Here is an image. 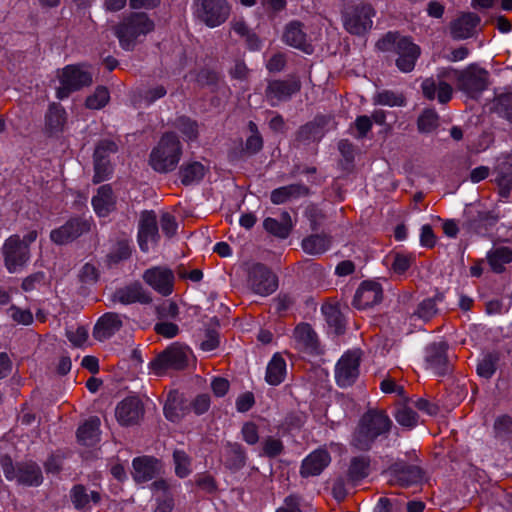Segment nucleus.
Segmentation results:
<instances>
[{
  "label": "nucleus",
  "mask_w": 512,
  "mask_h": 512,
  "mask_svg": "<svg viewBox=\"0 0 512 512\" xmlns=\"http://www.w3.org/2000/svg\"><path fill=\"white\" fill-rule=\"evenodd\" d=\"M445 79L455 81L456 88L472 99L478 98L490 85V73L476 63L461 70L447 67L437 74L436 79L429 77L422 81L423 96L430 101L437 99L440 104L450 102L453 88Z\"/></svg>",
  "instance_id": "obj_1"
},
{
  "label": "nucleus",
  "mask_w": 512,
  "mask_h": 512,
  "mask_svg": "<svg viewBox=\"0 0 512 512\" xmlns=\"http://www.w3.org/2000/svg\"><path fill=\"white\" fill-rule=\"evenodd\" d=\"M393 422L386 411L369 409L360 418L351 444L360 451H369L378 437H387Z\"/></svg>",
  "instance_id": "obj_2"
},
{
  "label": "nucleus",
  "mask_w": 512,
  "mask_h": 512,
  "mask_svg": "<svg viewBox=\"0 0 512 512\" xmlns=\"http://www.w3.org/2000/svg\"><path fill=\"white\" fill-rule=\"evenodd\" d=\"M154 28V21L145 12H131L113 27V32L122 49L133 51Z\"/></svg>",
  "instance_id": "obj_3"
},
{
  "label": "nucleus",
  "mask_w": 512,
  "mask_h": 512,
  "mask_svg": "<svg viewBox=\"0 0 512 512\" xmlns=\"http://www.w3.org/2000/svg\"><path fill=\"white\" fill-rule=\"evenodd\" d=\"M380 51H393L397 54L395 64L404 73H409L415 68L416 61L421 55L420 47L411 38L401 36L397 32H388L376 43Z\"/></svg>",
  "instance_id": "obj_4"
},
{
  "label": "nucleus",
  "mask_w": 512,
  "mask_h": 512,
  "mask_svg": "<svg viewBox=\"0 0 512 512\" xmlns=\"http://www.w3.org/2000/svg\"><path fill=\"white\" fill-rule=\"evenodd\" d=\"M181 155L182 145L177 134L166 132L152 149L149 164L158 173H169L176 169Z\"/></svg>",
  "instance_id": "obj_5"
},
{
  "label": "nucleus",
  "mask_w": 512,
  "mask_h": 512,
  "mask_svg": "<svg viewBox=\"0 0 512 512\" xmlns=\"http://www.w3.org/2000/svg\"><path fill=\"white\" fill-rule=\"evenodd\" d=\"M0 464L5 477L18 484L28 487H38L43 483L44 477L41 467L33 460H24L14 463L8 454L2 455Z\"/></svg>",
  "instance_id": "obj_6"
},
{
  "label": "nucleus",
  "mask_w": 512,
  "mask_h": 512,
  "mask_svg": "<svg viewBox=\"0 0 512 512\" xmlns=\"http://www.w3.org/2000/svg\"><path fill=\"white\" fill-rule=\"evenodd\" d=\"M60 86L56 90L58 99L68 98L73 92L92 84V74L81 65L70 64L57 71Z\"/></svg>",
  "instance_id": "obj_7"
},
{
  "label": "nucleus",
  "mask_w": 512,
  "mask_h": 512,
  "mask_svg": "<svg viewBox=\"0 0 512 512\" xmlns=\"http://www.w3.org/2000/svg\"><path fill=\"white\" fill-rule=\"evenodd\" d=\"M375 15L376 11L370 3L349 6L342 14L343 26L352 35H364L371 30Z\"/></svg>",
  "instance_id": "obj_8"
},
{
  "label": "nucleus",
  "mask_w": 512,
  "mask_h": 512,
  "mask_svg": "<svg viewBox=\"0 0 512 512\" xmlns=\"http://www.w3.org/2000/svg\"><path fill=\"white\" fill-rule=\"evenodd\" d=\"M193 8L195 17L210 28L225 23L231 12L227 0H193Z\"/></svg>",
  "instance_id": "obj_9"
},
{
  "label": "nucleus",
  "mask_w": 512,
  "mask_h": 512,
  "mask_svg": "<svg viewBox=\"0 0 512 512\" xmlns=\"http://www.w3.org/2000/svg\"><path fill=\"white\" fill-rule=\"evenodd\" d=\"M302 87L298 75L292 74L285 79H270L267 81L264 97L270 106H278L282 102L289 101L293 95L300 92Z\"/></svg>",
  "instance_id": "obj_10"
},
{
  "label": "nucleus",
  "mask_w": 512,
  "mask_h": 512,
  "mask_svg": "<svg viewBox=\"0 0 512 512\" xmlns=\"http://www.w3.org/2000/svg\"><path fill=\"white\" fill-rule=\"evenodd\" d=\"M91 227V218L84 216L71 217L62 226L50 232V239L57 245H65L90 232Z\"/></svg>",
  "instance_id": "obj_11"
},
{
  "label": "nucleus",
  "mask_w": 512,
  "mask_h": 512,
  "mask_svg": "<svg viewBox=\"0 0 512 512\" xmlns=\"http://www.w3.org/2000/svg\"><path fill=\"white\" fill-rule=\"evenodd\" d=\"M187 366L188 350L178 343L167 347L151 362V368L157 374L167 369L184 370Z\"/></svg>",
  "instance_id": "obj_12"
},
{
  "label": "nucleus",
  "mask_w": 512,
  "mask_h": 512,
  "mask_svg": "<svg viewBox=\"0 0 512 512\" xmlns=\"http://www.w3.org/2000/svg\"><path fill=\"white\" fill-rule=\"evenodd\" d=\"M330 121V116L318 114L313 120L301 125L294 134L293 146L299 148L318 143L324 137L325 127Z\"/></svg>",
  "instance_id": "obj_13"
},
{
  "label": "nucleus",
  "mask_w": 512,
  "mask_h": 512,
  "mask_svg": "<svg viewBox=\"0 0 512 512\" xmlns=\"http://www.w3.org/2000/svg\"><path fill=\"white\" fill-rule=\"evenodd\" d=\"M248 284L254 293L267 296L276 291L278 279L267 266L257 263L249 271Z\"/></svg>",
  "instance_id": "obj_14"
},
{
  "label": "nucleus",
  "mask_w": 512,
  "mask_h": 512,
  "mask_svg": "<svg viewBox=\"0 0 512 512\" xmlns=\"http://www.w3.org/2000/svg\"><path fill=\"white\" fill-rule=\"evenodd\" d=\"M360 361L358 351H348L338 360L335 378L340 387H348L355 383L359 376Z\"/></svg>",
  "instance_id": "obj_15"
},
{
  "label": "nucleus",
  "mask_w": 512,
  "mask_h": 512,
  "mask_svg": "<svg viewBox=\"0 0 512 512\" xmlns=\"http://www.w3.org/2000/svg\"><path fill=\"white\" fill-rule=\"evenodd\" d=\"M142 278L156 292L162 296L170 295L174 290V272L165 266H155L144 271Z\"/></svg>",
  "instance_id": "obj_16"
},
{
  "label": "nucleus",
  "mask_w": 512,
  "mask_h": 512,
  "mask_svg": "<svg viewBox=\"0 0 512 512\" xmlns=\"http://www.w3.org/2000/svg\"><path fill=\"white\" fill-rule=\"evenodd\" d=\"M144 404L137 396H128L118 403L115 416L122 426L139 424L144 416Z\"/></svg>",
  "instance_id": "obj_17"
},
{
  "label": "nucleus",
  "mask_w": 512,
  "mask_h": 512,
  "mask_svg": "<svg viewBox=\"0 0 512 512\" xmlns=\"http://www.w3.org/2000/svg\"><path fill=\"white\" fill-rule=\"evenodd\" d=\"M448 348V344L444 341L431 343L426 348L427 367L438 376H445L452 372V364L447 356Z\"/></svg>",
  "instance_id": "obj_18"
},
{
  "label": "nucleus",
  "mask_w": 512,
  "mask_h": 512,
  "mask_svg": "<svg viewBox=\"0 0 512 512\" xmlns=\"http://www.w3.org/2000/svg\"><path fill=\"white\" fill-rule=\"evenodd\" d=\"M3 254L7 269L14 272L17 266H22L28 260L29 247L19 235H12L4 243Z\"/></svg>",
  "instance_id": "obj_19"
},
{
  "label": "nucleus",
  "mask_w": 512,
  "mask_h": 512,
  "mask_svg": "<svg viewBox=\"0 0 512 512\" xmlns=\"http://www.w3.org/2000/svg\"><path fill=\"white\" fill-rule=\"evenodd\" d=\"M293 338L295 347L300 352L308 355H319L322 353L318 336L310 324H298L293 331Z\"/></svg>",
  "instance_id": "obj_20"
},
{
  "label": "nucleus",
  "mask_w": 512,
  "mask_h": 512,
  "mask_svg": "<svg viewBox=\"0 0 512 512\" xmlns=\"http://www.w3.org/2000/svg\"><path fill=\"white\" fill-rule=\"evenodd\" d=\"M391 474L390 483L398 484L402 487H408L418 484L423 479V470L416 466L405 462H396L389 468Z\"/></svg>",
  "instance_id": "obj_21"
},
{
  "label": "nucleus",
  "mask_w": 512,
  "mask_h": 512,
  "mask_svg": "<svg viewBox=\"0 0 512 512\" xmlns=\"http://www.w3.org/2000/svg\"><path fill=\"white\" fill-rule=\"evenodd\" d=\"M383 289L378 282L363 281L356 290L353 306L357 309H367L382 301Z\"/></svg>",
  "instance_id": "obj_22"
},
{
  "label": "nucleus",
  "mask_w": 512,
  "mask_h": 512,
  "mask_svg": "<svg viewBox=\"0 0 512 512\" xmlns=\"http://www.w3.org/2000/svg\"><path fill=\"white\" fill-rule=\"evenodd\" d=\"M159 239L157 217L154 211L141 213L138 229V243L143 252L149 250V241L157 242Z\"/></svg>",
  "instance_id": "obj_23"
},
{
  "label": "nucleus",
  "mask_w": 512,
  "mask_h": 512,
  "mask_svg": "<svg viewBox=\"0 0 512 512\" xmlns=\"http://www.w3.org/2000/svg\"><path fill=\"white\" fill-rule=\"evenodd\" d=\"M282 39L287 45L299 49L306 54L313 52V46L308 41L307 34L304 31V24L300 21L293 20L289 22L285 26Z\"/></svg>",
  "instance_id": "obj_24"
},
{
  "label": "nucleus",
  "mask_w": 512,
  "mask_h": 512,
  "mask_svg": "<svg viewBox=\"0 0 512 512\" xmlns=\"http://www.w3.org/2000/svg\"><path fill=\"white\" fill-rule=\"evenodd\" d=\"M132 477L136 483H145L152 480L160 470V461L148 455L138 456L132 461Z\"/></svg>",
  "instance_id": "obj_25"
},
{
  "label": "nucleus",
  "mask_w": 512,
  "mask_h": 512,
  "mask_svg": "<svg viewBox=\"0 0 512 512\" xmlns=\"http://www.w3.org/2000/svg\"><path fill=\"white\" fill-rule=\"evenodd\" d=\"M111 300L114 303L119 302L123 305H129L133 303L149 304L152 298L139 282H134L117 289Z\"/></svg>",
  "instance_id": "obj_26"
},
{
  "label": "nucleus",
  "mask_w": 512,
  "mask_h": 512,
  "mask_svg": "<svg viewBox=\"0 0 512 512\" xmlns=\"http://www.w3.org/2000/svg\"><path fill=\"white\" fill-rule=\"evenodd\" d=\"M330 462L329 452L325 449H317L302 461L300 475L303 478L320 475Z\"/></svg>",
  "instance_id": "obj_27"
},
{
  "label": "nucleus",
  "mask_w": 512,
  "mask_h": 512,
  "mask_svg": "<svg viewBox=\"0 0 512 512\" xmlns=\"http://www.w3.org/2000/svg\"><path fill=\"white\" fill-rule=\"evenodd\" d=\"M480 17L472 12L462 13L450 23V34L453 39H467L474 35L480 23Z\"/></svg>",
  "instance_id": "obj_28"
},
{
  "label": "nucleus",
  "mask_w": 512,
  "mask_h": 512,
  "mask_svg": "<svg viewBox=\"0 0 512 512\" xmlns=\"http://www.w3.org/2000/svg\"><path fill=\"white\" fill-rule=\"evenodd\" d=\"M123 326L121 315L115 312L103 314L96 322L93 329V337L98 341L111 338Z\"/></svg>",
  "instance_id": "obj_29"
},
{
  "label": "nucleus",
  "mask_w": 512,
  "mask_h": 512,
  "mask_svg": "<svg viewBox=\"0 0 512 512\" xmlns=\"http://www.w3.org/2000/svg\"><path fill=\"white\" fill-rule=\"evenodd\" d=\"M70 500L76 510L86 511L91 508V503L99 504L102 495L96 490H89L83 484H76L70 490Z\"/></svg>",
  "instance_id": "obj_30"
},
{
  "label": "nucleus",
  "mask_w": 512,
  "mask_h": 512,
  "mask_svg": "<svg viewBox=\"0 0 512 512\" xmlns=\"http://www.w3.org/2000/svg\"><path fill=\"white\" fill-rule=\"evenodd\" d=\"M163 410L168 420L177 422L189 412V403L181 393L173 390L168 393Z\"/></svg>",
  "instance_id": "obj_31"
},
{
  "label": "nucleus",
  "mask_w": 512,
  "mask_h": 512,
  "mask_svg": "<svg viewBox=\"0 0 512 512\" xmlns=\"http://www.w3.org/2000/svg\"><path fill=\"white\" fill-rule=\"evenodd\" d=\"M92 206L100 217L108 216L115 209L116 198L109 184L98 188L97 194L92 198Z\"/></svg>",
  "instance_id": "obj_32"
},
{
  "label": "nucleus",
  "mask_w": 512,
  "mask_h": 512,
  "mask_svg": "<svg viewBox=\"0 0 512 512\" xmlns=\"http://www.w3.org/2000/svg\"><path fill=\"white\" fill-rule=\"evenodd\" d=\"M310 194L311 190L308 186L302 183H294L274 189L271 192L270 200L273 204L279 205L289 201L290 199L307 197Z\"/></svg>",
  "instance_id": "obj_33"
},
{
  "label": "nucleus",
  "mask_w": 512,
  "mask_h": 512,
  "mask_svg": "<svg viewBox=\"0 0 512 512\" xmlns=\"http://www.w3.org/2000/svg\"><path fill=\"white\" fill-rule=\"evenodd\" d=\"M247 455L238 442H227L224 446V465L231 471H238L246 465Z\"/></svg>",
  "instance_id": "obj_34"
},
{
  "label": "nucleus",
  "mask_w": 512,
  "mask_h": 512,
  "mask_svg": "<svg viewBox=\"0 0 512 512\" xmlns=\"http://www.w3.org/2000/svg\"><path fill=\"white\" fill-rule=\"evenodd\" d=\"M67 122V113L60 103L49 105L45 115V126L50 134L62 132Z\"/></svg>",
  "instance_id": "obj_35"
},
{
  "label": "nucleus",
  "mask_w": 512,
  "mask_h": 512,
  "mask_svg": "<svg viewBox=\"0 0 512 512\" xmlns=\"http://www.w3.org/2000/svg\"><path fill=\"white\" fill-rule=\"evenodd\" d=\"M321 310L329 328L333 329L336 335L343 334L345 332L346 321L339 304L336 302H327L322 305Z\"/></svg>",
  "instance_id": "obj_36"
},
{
  "label": "nucleus",
  "mask_w": 512,
  "mask_h": 512,
  "mask_svg": "<svg viewBox=\"0 0 512 512\" xmlns=\"http://www.w3.org/2000/svg\"><path fill=\"white\" fill-rule=\"evenodd\" d=\"M100 419L97 416L90 417L77 429L78 442L85 446H93L99 441Z\"/></svg>",
  "instance_id": "obj_37"
},
{
  "label": "nucleus",
  "mask_w": 512,
  "mask_h": 512,
  "mask_svg": "<svg viewBox=\"0 0 512 512\" xmlns=\"http://www.w3.org/2000/svg\"><path fill=\"white\" fill-rule=\"evenodd\" d=\"M286 374L287 368L285 359L280 353L274 354L267 365L265 381L271 386H278L284 382Z\"/></svg>",
  "instance_id": "obj_38"
},
{
  "label": "nucleus",
  "mask_w": 512,
  "mask_h": 512,
  "mask_svg": "<svg viewBox=\"0 0 512 512\" xmlns=\"http://www.w3.org/2000/svg\"><path fill=\"white\" fill-rule=\"evenodd\" d=\"M371 472V459L367 455H360L353 457L350 460V465L347 470L348 481L352 484H357Z\"/></svg>",
  "instance_id": "obj_39"
},
{
  "label": "nucleus",
  "mask_w": 512,
  "mask_h": 512,
  "mask_svg": "<svg viewBox=\"0 0 512 512\" xmlns=\"http://www.w3.org/2000/svg\"><path fill=\"white\" fill-rule=\"evenodd\" d=\"M495 173L494 182L498 187V193L501 198L507 199L512 190V163L500 162L495 168Z\"/></svg>",
  "instance_id": "obj_40"
},
{
  "label": "nucleus",
  "mask_w": 512,
  "mask_h": 512,
  "mask_svg": "<svg viewBox=\"0 0 512 512\" xmlns=\"http://www.w3.org/2000/svg\"><path fill=\"white\" fill-rule=\"evenodd\" d=\"M486 259L491 270L496 274H501L505 271V265L512 262V248L496 247L487 253Z\"/></svg>",
  "instance_id": "obj_41"
},
{
  "label": "nucleus",
  "mask_w": 512,
  "mask_h": 512,
  "mask_svg": "<svg viewBox=\"0 0 512 512\" xmlns=\"http://www.w3.org/2000/svg\"><path fill=\"white\" fill-rule=\"evenodd\" d=\"M332 244V237L327 234H312L302 240L301 247L309 255H321Z\"/></svg>",
  "instance_id": "obj_42"
},
{
  "label": "nucleus",
  "mask_w": 512,
  "mask_h": 512,
  "mask_svg": "<svg viewBox=\"0 0 512 512\" xmlns=\"http://www.w3.org/2000/svg\"><path fill=\"white\" fill-rule=\"evenodd\" d=\"M263 226L267 232L281 239L287 238L293 227L291 217L288 212H283L281 214V221L271 217L266 218L263 222Z\"/></svg>",
  "instance_id": "obj_43"
},
{
  "label": "nucleus",
  "mask_w": 512,
  "mask_h": 512,
  "mask_svg": "<svg viewBox=\"0 0 512 512\" xmlns=\"http://www.w3.org/2000/svg\"><path fill=\"white\" fill-rule=\"evenodd\" d=\"M178 174L181 183L185 186H188L194 182L202 180L205 175V167L200 162L193 161L181 165Z\"/></svg>",
  "instance_id": "obj_44"
},
{
  "label": "nucleus",
  "mask_w": 512,
  "mask_h": 512,
  "mask_svg": "<svg viewBox=\"0 0 512 512\" xmlns=\"http://www.w3.org/2000/svg\"><path fill=\"white\" fill-rule=\"evenodd\" d=\"M500 361V352L492 351L483 355L477 364V374L485 379H491Z\"/></svg>",
  "instance_id": "obj_45"
},
{
  "label": "nucleus",
  "mask_w": 512,
  "mask_h": 512,
  "mask_svg": "<svg viewBox=\"0 0 512 512\" xmlns=\"http://www.w3.org/2000/svg\"><path fill=\"white\" fill-rule=\"evenodd\" d=\"M442 300V294H438L433 298L424 299L418 304L416 310L413 313V316H417L419 319L425 322L430 321L438 314L439 309L437 308V302Z\"/></svg>",
  "instance_id": "obj_46"
},
{
  "label": "nucleus",
  "mask_w": 512,
  "mask_h": 512,
  "mask_svg": "<svg viewBox=\"0 0 512 512\" xmlns=\"http://www.w3.org/2000/svg\"><path fill=\"white\" fill-rule=\"evenodd\" d=\"M494 437L501 443L512 440V417L504 414L498 416L493 425Z\"/></svg>",
  "instance_id": "obj_47"
},
{
  "label": "nucleus",
  "mask_w": 512,
  "mask_h": 512,
  "mask_svg": "<svg viewBox=\"0 0 512 512\" xmlns=\"http://www.w3.org/2000/svg\"><path fill=\"white\" fill-rule=\"evenodd\" d=\"M373 102L376 105L384 106H398L406 105V97L402 92H394L392 90H382L373 97Z\"/></svg>",
  "instance_id": "obj_48"
},
{
  "label": "nucleus",
  "mask_w": 512,
  "mask_h": 512,
  "mask_svg": "<svg viewBox=\"0 0 512 512\" xmlns=\"http://www.w3.org/2000/svg\"><path fill=\"white\" fill-rule=\"evenodd\" d=\"M439 125V115L434 109H424L417 119V128L421 133H430Z\"/></svg>",
  "instance_id": "obj_49"
},
{
  "label": "nucleus",
  "mask_w": 512,
  "mask_h": 512,
  "mask_svg": "<svg viewBox=\"0 0 512 512\" xmlns=\"http://www.w3.org/2000/svg\"><path fill=\"white\" fill-rule=\"evenodd\" d=\"M173 461L175 464V474L179 478H185L191 473V458L183 450H174Z\"/></svg>",
  "instance_id": "obj_50"
},
{
  "label": "nucleus",
  "mask_w": 512,
  "mask_h": 512,
  "mask_svg": "<svg viewBox=\"0 0 512 512\" xmlns=\"http://www.w3.org/2000/svg\"><path fill=\"white\" fill-rule=\"evenodd\" d=\"M396 421L403 427L413 428L418 423V414L407 405H400L394 413Z\"/></svg>",
  "instance_id": "obj_51"
},
{
  "label": "nucleus",
  "mask_w": 512,
  "mask_h": 512,
  "mask_svg": "<svg viewBox=\"0 0 512 512\" xmlns=\"http://www.w3.org/2000/svg\"><path fill=\"white\" fill-rule=\"evenodd\" d=\"M131 256V248L127 240H119L113 246L107 255V261L111 264H117Z\"/></svg>",
  "instance_id": "obj_52"
},
{
  "label": "nucleus",
  "mask_w": 512,
  "mask_h": 512,
  "mask_svg": "<svg viewBox=\"0 0 512 512\" xmlns=\"http://www.w3.org/2000/svg\"><path fill=\"white\" fill-rule=\"evenodd\" d=\"M94 163V175H93V183L98 184L101 183L111 176L113 172V167L111 165L110 159H102V158H93Z\"/></svg>",
  "instance_id": "obj_53"
},
{
  "label": "nucleus",
  "mask_w": 512,
  "mask_h": 512,
  "mask_svg": "<svg viewBox=\"0 0 512 512\" xmlns=\"http://www.w3.org/2000/svg\"><path fill=\"white\" fill-rule=\"evenodd\" d=\"M248 129L251 135L247 138L245 143V151L250 154H256L263 148V138L258 130L256 123L249 121Z\"/></svg>",
  "instance_id": "obj_54"
},
{
  "label": "nucleus",
  "mask_w": 512,
  "mask_h": 512,
  "mask_svg": "<svg viewBox=\"0 0 512 512\" xmlns=\"http://www.w3.org/2000/svg\"><path fill=\"white\" fill-rule=\"evenodd\" d=\"M177 128L188 140H195L198 137V124L187 116H180L174 122Z\"/></svg>",
  "instance_id": "obj_55"
},
{
  "label": "nucleus",
  "mask_w": 512,
  "mask_h": 512,
  "mask_svg": "<svg viewBox=\"0 0 512 512\" xmlns=\"http://www.w3.org/2000/svg\"><path fill=\"white\" fill-rule=\"evenodd\" d=\"M285 450L281 439L273 436L266 437L262 442V455L268 458H276Z\"/></svg>",
  "instance_id": "obj_56"
},
{
  "label": "nucleus",
  "mask_w": 512,
  "mask_h": 512,
  "mask_svg": "<svg viewBox=\"0 0 512 512\" xmlns=\"http://www.w3.org/2000/svg\"><path fill=\"white\" fill-rule=\"evenodd\" d=\"M109 99L108 89L104 86H99L92 95L86 98L85 106L89 109H101L108 103Z\"/></svg>",
  "instance_id": "obj_57"
},
{
  "label": "nucleus",
  "mask_w": 512,
  "mask_h": 512,
  "mask_svg": "<svg viewBox=\"0 0 512 512\" xmlns=\"http://www.w3.org/2000/svg\"><path fill=\"white\" fill-rule=\"evenodd\" d=\"M494 107L497 113L512 123V93H503L495 97Z\"/></svg>",
  "instance_id": "obj_58"
},
{
  "label": "nucleus",
  "mask_w": 512,
  "mask_h": 512,
  "mask_svg": "<svg viewBox=\"0 0 512 512\" xmlns=\"http://www.w3.org/2000/svg\"><path fill=\"white\" fill-rule=\"evenodd\" d=\"M307 416L302 411H291L289 412L283 422H282V428L287 431L291 432L293 430H299L302 428L304 423L306 422Z\"/></svg>",
  "instance_id": "obj_59"
},
{
  "label": "nucleus",
  "mask_w": 512,
  "mask_h": 512,
  "mask_svg": "<svg viewBox=\"0 0 512 512\" xmlns=\"http://www.w3.org/2000/svg\"><path fill=\"white\" fill-rule=\"evenodd\" d=\"M220 81V74L210 68H201L196 74V82L201 87H216Z\"/></svg>",
  "instance_id": "obj_60"
},
{
  "label": "nucleus",
  "mask_w": 512,
  "mask_h": 512,
  "mask_svg": "<svg viewBox=\"0 0 512 512\" xmlns=\"http://www.w3.org/2000/svg\"><path fill=\"white\" fill-rule=\"evenodd\" d=\"M414 261L415 257L412 254L395 253L391 269L394 273L402 275L411 267Z\"/></svg>",
  "instance_id": "obj_61"
},
{
  "label": "nucleus",
  "mask_w": 512,
  "mask_h": 512,
  "mask_svg": "<svg viewBox=\"0 0 512 512\" xmlns=\"http://www.w3.org/2000/svg\"><path fill=\"white\" fill-rule=\"evenodd\" d=\"M194 482L199 489L208 494H213L218 489L217 481L208 472L198 473L195 476Z\"/></svg>",
  "instance_id": "obj_62"
},
{
  "label": "nucleus",
  "mask_w": 512,
  "mask_h": 512,
  "mask_svg": "<svg viewBox=\"0 0 512 512\" xmlns=\"http://www.w3.org/2000/svg\"><path fill=\"white\" fill-rule=\"evenodd\" d=\"M305 216L310 222L313 231L318 230L326 218L324 212L315 204H310L305 210Z\"/></svg>",
  "instance_id": "obj_63"
},
{
  "label": "nucleus",
  "mask_w": 512,
  "mask_h": 512,
  "mask_svg": "<svg viewBox=\"0 0 512 512\" xmlns=\"http://www.w3.org/2000/svg\"><path fill=\"white\" fill-rule=\"evenodd\" d=\"M403 503L397 498L381 497L379 498L375 512H401Z\"/></svg>",
  "instance_id": "obj_64"
}]
</instances>
